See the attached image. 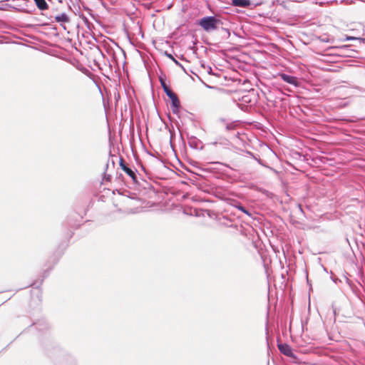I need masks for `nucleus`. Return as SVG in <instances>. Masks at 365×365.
<instances>
[{"label": "nucleus", "instance_id": "f257e3e1", "mask_svg": "<svg viewBox=\"0 0 365 365\" xmlns=\"http://www.w3.org/2000/svg\"><path fill=\"white\" fill-rule=\"evenodd\" d=\"M198 24L207 32L218 29L220 24H222L220 19L215 16H207L200 19Z\"/></svg>", "mask_w": 365, "mask_h": 365}, {"label": "nucleus", "instance_id": "f03ea898", "mask_svg": "<svg viewBox=\"0 0 365 365\" xmlns=\"http://www.w3.org/2000/svg\"><path fill=\"white\" fill-rule=\"evenodd\" d=\"M119 165L121 169L131 178L133 184L140 185L138 177L136 174V170H133L128 165H126L123 159L121 158L120 159Z\"/></svg>", "mask_w": 365, "mask_h": 365}, {"label": "nucleus", "instance_id": "7ed1b4c3", "mask_svg": "<svg viewBox=\"0 0 365 365\" xmlns=\"http://www.w3.org/2000/svg\"><path fill=\"white\" fill-rule=\"evenodd\" d=\"M279 76L283 81L292 85L296 88L299 87L300 85V82L296 76H290L284 73H279Z\"/></svg>", "mask_w": 365, "mask_h": 365}, {"label": "nucleus", "instance_id": "20e7f679", "mask_svg": "<svg viewBox=\"0 0 365 365\" xmlns=\"http://www.w3.org/2000/svg\"><path fill=\"white\" fill-rule=\"evenodd\" d=\"M278 349L279 351L284 355L289 357H295V355L292 352L291 346L287 344L278 343Z\"/></svg>", "mask_w": 365, "mask_h": 365}, {"label": "nucleus", "instance_id": "39448f33", "mask_svg": "<svg viewBox=\"0 0 365 365\" xmlns=\"http://www.w3.org/2000/svg\"><path fill=\"white\" fill-rule=\"evenodd\" d=\"M331 49H337L339 52L336 54L341 56H351L346 53V51H355V50L351 48V45H343L337 47L332 46L328 48V50Z\"/></svg>", "mask_w": 365, "mask_h": 365}, {"label": "nucleus", "instance_id": "423d86ee", "mask_svg": "<svg viewBox=\"0 0 365 365\" xmlns=\"http://www.w3.org/2000/svg\"><path fill=\"white\" fill-rule=\"evenodd\" d=\"M243 105H253L255 103L257 99L254 93H249L242 96L240 99Z\"/></svg>", "mask_w": 365, "mask_h": 365}, {"label": "nucleus", "instance_id": "0eeeda50", "mask_svg": "<svg viewBox=\"0 0 365 365\" xmlns=\"http://www.w3.org/2000/svg\"><path fill=\"white\" fill-rule=\"evenodd\" d=\"M171 101V109L174 114H177L179 111V109L180 108V102L178 97V96L175 94L173 96H172L170 98Z\"/></svg>", "mask_w": 365, "mask_h": 365}, {"label": "nucleus", "instance_id": "6e6552de", "mask_svg": "<svg viewBox=\"0 0 365 365\" xmlns=\"http://www.w3.org/2000/svg\"><path fill=\"white\" fill-rule=\"evenodd\" d=\"M232 5L242 8H247L251 5L250 0H232Z\"/></svg>", "mask_w": 365, "mask_h": 365}, {"label": "nucleus", "instance_id": "1a4fd4ad", "mask_svg": "<svg viewBox=\"0 0 365 365\" xmlns=\"http://www.w3.org/2000/svg\"><path fill=\"white\" fill-rule=\"evenodd\" d=\"M220 122L225 124V129L227 130H233L236 129V127L237 125V121H232L230 123H227L226 120L225 118H220Z\"/></svg>", "mask_w": 365, "mask_h": 365}, {"label": "nucleus", "instance_id": "9d476101", "mask_svg": "<svg viewBox=\"0 0 365 365\" xmlns=\"http://www.w3.org/2000/svg\"><path fill=\"white\" fill-rule=\"evenodd\" d=\"M34 1L39 10L44 11L48 8V5L45 0H34Z\"/></svg>", "mask_w": 365, "mask_h": 365}, {"label": "nucleus", "instance_id": "9b49d317", "mask_svg": "<svg viewBox=\"0 0 365 365\" xmlns=\"http://www.w3.org/2000/svg\"><path fill=\"white\" fill-rule=\"evenodd\" d=\"M55 20L56 22L63 23H68L70 21L68 16L66 13H61V14L56 16Z\"/></svg>", "mask_w": 365, "mask_h": 365}, {"label": "nucleus", "instance_id": "f8f14e48", "mask_svg": "<svg viewBox=\"0 0 365 365\" xmlns=\"http://www.w3.org/2000/svg\"><path fill=\"white\" fill-rule=\"evenodd\" d=\"M199 140L194 136H192L189 138L188 144L191 148H198Z\"/></svg>", "mask_w": 365, "mask_h": 365}, {"label": "nucleus", "instance_id": "ddd939ff", "mask_svg": "<svg viewBox=\"0 0 365 365\" xmlns=\"http://www.w3.org/2000/svg\"><path fill=\"white\" fill-rule=\"evenodd\" d=\"M221 32H222V37L224 38H228L230 36V31L227 29H225V28L222 27Z\"/></svg>", "mask_w": 365, "mask_h": 365}, {"label": "nucleus", "instance_id": "4468645a", "mask_svg": "<svg viewBox=\"0 0 365 365\" xmlns=\"http://www.w3.org/2000/svg\"><path fill=\"white\" fill-rule=\"evenodd\" d=\"M165 56L169 58L170 59H171L173 61L175 62V63L179 66H180L181 68H183L182 66L181 65L180 63H179L173 56L172 54L170 53H168L167 51H165Z\"/></svg>", "mask_w": 365, "mask_h": 365}, {"label": "nucleus", "instance_id": "2eb2a0df", "mask_svg": "<svg viewBox=\"0 0 365 365\" xmlns=\"http://www.w3.org/2000/svg\"><path fill=\"white\" fill-rule=\"evenodd\" d=\"M72 216H70L68 218V225L71 227V228H73V229H76L77 228L78 226H79V224L76 223V222H73L72 220H71V218Z\"/></svg>", "mask_w": 365, "mask_h": 365}, {"label": "nucleus", "instance_id": "dca6fc26", "mask_svg": "<svg viewBox=\"0 0 365 365\" xmlns=\"http://www.w3.org/2000/svg\"><path fill=\"white\" fill-rule=\"evenodd\" d=\"M234 206L238 209L239 210L242 212H245V207L240 203V202H236Z\"/></svg>", "mask_w": 365, "mask_h": 365}, {"label": "nucleus", "instance_id": "f3484780", "mask_svg": "<svg viewBox=\"0 0 365 365\" xmlns=\"http://www.w3.org/2000/svg\"><path fill=\"white\" fill-rule=\"evenodd\" d=\"M359 38H360V37H354V36H346L344 41H359Z\"/></svg>", "mask_w": 365, "mask_h": 365}, {"label": "nucleus", "instance_id": "a211bd4d", "mask_svg": "<svg viewBox=\"0 0 365 365\" xmlns=\"http://www.w3.org/2000/svg\"><path fill=\"white\" fill-rule=\"evenodd\" d=\"M43 281V279H42L40 282H37V281H36V282H33V283L31 284V287H35V288H38V287L41 285V284H42Z\"/></svg>", "mask_w": 365, "mask_h": 365}, {"label": "nucleus", "instance_id": "6ab92c4d", "mask_svg": "<svg viewBox=\"0 0 365 365\" xmlns=\"http://www.w3.org/2000/svg\"><path fill=\"white\" fill-rule=\"evenodd\" d=\"M159 81L160 83L161 87H163V86L167 85L166 83H165V79L163 76H160L159 77Z\"/></svg>", "mask_w": 365, "mask_h": 365}, {"label": "nucleus", "instance_id": "aec40b11", "mask_svg": "<svg viewBox=\"0 0 365 365\" xmlns=\"http://www.w3.org/2000/svg\"><path fill=\"white\" fill-rule=\"evenodd\" d=\"M83 20L84 21V23L87 25L88 28L90 29V25L91 24V22L88 21V19L83 16Z\"/></svg>", "mask_w": 365, "mask_h": 365}, {"label": "nucleus", "instance_id": "412c9836", "mask_svg": "<svg viewBox=\"0 0 365 365\" xmlns=\"http://www.w3.org/2000/svg\"><path fill=\"white\" fill-rule=\"evenodd\" d=\"M162 88L165 94H167V93L171 91L170 88L168 85L163 86Z\"/></svg>", "mask_w": 365, "mask_h": 365}, {"label": "nucleus", "instance_id": "4be33fe9", "mask_svg": "<svg viewBox=\"0 0 365 365\" xmlns=\"http://www.w3.org/2000/svg\"><path fill=\"white\" fill-rule=\"evenodd\" d=\"M162 88L165 94H167V93L171 91L170 88L168 85L163 86Z\"/></svg>", "mask_w": 365, "mask_h": 365}, {"label": "nucleus", "instance_id": "5701e85b", "mask_svg": "<svg viewBox=\"0 0 365 365\" xmlns=\"http://www.w3.org/2000/svg\"><path fill=\"white\" fill-rule=\"evenodd\" d=\"M167 96L170 98L172 96H173L174 95H175V93L171 90L168 93H167Z\"/></svg>", "mask_w": 365, "mask_h": 365}, {"label": "nucleus", "instance_id": "b1692460", "mask_svg": "<svg viewBox=\"0 0 365 365\" xmlns=\"http://www.w3.org/2000/svg\"><path fill=\"white\" fill-rule=\"evenodd\" d=\"M244 212L245 214H246L247 215H248L249 217H251V216H252V213H251V212H250L249 210L246 209V208H245V212Z\"/></svg>", "mask_w": 365, "mask_h": 365}, {"label": "nucleus", "instance_id": "393cba45", "mask_svg": "<svg viewBox=\"0 0 365 365\" xmlns=\"http://www.w3.org/2000/svg\"><path fill=\"white\" fill-rule=\"evenodd\" d=\"M247 153L249 155H252L255 160H257L258 161L259 163L261 164V160L260 159H257L255 157H254L253 154L251 152H247Z\"/></svg>", "mask_w": 365, "mask_h": 365}, {"label": "nucleus", "instance_id": "a878e982", "mask_svg": "<svg viewBox=\"0 0 365 365\" xmlns=\"http://www.w3.org/2000/svg\"><path fill=\"white\" fill-rule=\"evenodd\" d=\"M319 38L323 42H328L329 41V39L327 38H322V37H320Z\"/></svg>", "mask_w": 365, "mask_h": 365}, {"label": "nucleus", "instance_id": "bb28decb", "mask_svg": "<svg viewBox=\"0 0 365 365\" xmlns=\"http://www.w3.org/2000/svg\"><path fill=\"white\" fill-rule=\"evenodd\" d=\"M359 42H362V43H365V38H361L360 37V38H359Z\"/></svg>", "mask_w": 365, "mask_h": 365}, {"label": "nucleus", "instance_id": "cd10ccee", "mask_svg": "<svg viewBox=\"0 0 365 365\" xmlns=\"http://www.w3.org/2000/svg\"><path fill=\"white\" fill-rule=\"evenodd\" d=\"M298 207H299L300 212L303 213V210H302V205L300 204L298 205Z\"/></svg>", "mask_w": 365, "mask_h": 365}, {"label": "nucleus", "instance_id": "c85d7f7f", "mask_svg": "<svg viewBox=\"0 0 365 365\" xmlns=\"http://www.w3.org/2000/svg\"><path fill=\"white\" fill-rule=\"evenodd\" d=\"M110 179H111V176L110 175H108L107 177H106V180H108V181H110Z\"/></svg>", "mask_w": 365, "mask_h": 365}, {"label": "nucleus", "instance_id": "c756f323", "mask_svg": "<svg viewBox=\"0 0 365 365\" xmlns=\"http://www.w3.org/2000/svg\"><path fill=\"white\" fill-rule=\"evenodd\" d=\"M48 273L47 272H45L43 273V278L46 277L48 276Z\"/></svg>", "mask_w": 365, "mask_h": 365}, {"label": "nucleus", "instance_id": "7c9ffc66", "mask_svg": "<svg viewBox=\"0 0 365 365\" xmlns=\"http://www.w3.org/2000/svg\"><path fill=\"white\" fill-rule=\"evenodd\" d=\"M83 9L86 10V11H88V10H90L88 7L86 6H83Z\"/></svg>", "mask_w": 365, "mask_h": 365}, {"label": "nucleus", "instance_id": "2f4dec72", "mask_svg": "<svg viewBox=\"0 0 365 365\" xmlns=\"http://www.w3.org/2000/svg\"><path fill=\"white\" fill-rule=\"evenodd\" d=\"M142 170H143L145 173H146L145 169V168H144L143 166H142Z\"/></svg>", "mask_w": 365, "mask_h": 365}, {"label": "nucleus", "instance_id": "473e14b6", "mask_svg": "<svg viewBox=\"0 0 365 365\" xmlns=\"http://www.w3.org/2000/svg\"><path fill=\"white\" fill-rule=\"evenodd\" d=\"M217 142H214L212 144L213 145H217Z\"/></svg>", "mask_w": 365, "mask_h": 365}]
</instances>
